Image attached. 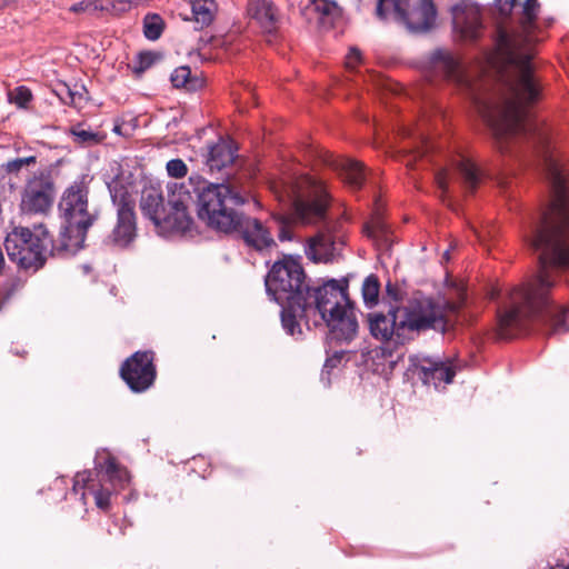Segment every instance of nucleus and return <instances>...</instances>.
Masks as SVG:
<instances>
[{
    "mask_svg": "<svg viewBox=\"0 0 569 569\" xmlns=\"http://www.w3.org/2000/svg\"><path fill=\"white\" fill-rule=\"evenodd\" d=\"M69 134L72 136L74 143L86 147L98 144L103 139L98 132L86 129L83 123L70 127Z\"/></svg>",
    "mask_w": 569,
    "mask_h": 569,
    "instance_id": "nucleus-28",
    "label": "nucleus"
},
{
    "mask_svg": "<svg viewBox=\"0 0 569 569\" xmlns=\"http://www.w3.org/2000/svg\"><path fill=\"white\" fill-rule=\"evenodd\" d=\"M307 326L326 323L332 339L351 340L358 329L355 309L349 300L347 287L330 280L321 287L311 288L297 312V322Z\"/></svg>",
    "mask_w": 569,
    "mask_h": 569,
    "instance_id": "nucleus-5",
    "label": "nucleus"
},
{
    "mask_svg": "<svg viewBox=\"0 0 569 569\" xmlns=\"http://www.w3.org/2000/svg\"><path fill=\"white\" fill-rule=\"evenodd\" d=\"M8 257L19 268L37 271L56 249L52 237L43 224L33 231L24 227L13 228L6 237Z\"/></svg>",
    "mask_w": 569,
    "mask_h": 569,
    "instance_id": "nucleus-8",
    "label": "nucleus"
},
{
    "mask_svg": "<svg viewBox=\"0 0 569 569\" xmlns=\"http://www.w3.org/2000/svg\"><path fill=\"white\" fill-rule=\"evenodd\" d=\"M540 12V3L538 0H526L519 13L518 22L526 36V42L535 41L533 32L537 29V18Z\"/></svg>",
    "mask_w": 569,
    "mask_h": 569,
    "instance_id": "nucleus-23",
    "label": "nucleus"
},
{
    "mask_svg": "<svg viewBox=\"0 0 569 569\" xmlns=\"http://www.w3.org/2000/svg\"><path fill=\"white\" fill-rule=\"evenodd\" d=\"M70 11L74 13H81V12H96L99 11V0L92 1V0H83L78 3H74L70 7Z\"/></svg>",
    "mask_w": 569,
    "mask_h": 569,
    "instance_id": "nucleus-36",
    "label": "nucleus"
},
{
    "mask_svg": "<svg viewBox=\"0 0 569 569\" xmlns=\"http://www.w3.org/2000/svg\"><path fill=\"white\" fill-rule=\"evenodd\" d=\"M13 2H16V0H0V9L8 7Z\"/></svg>",
    "mask_w": 569,
    "mask_h": 569,
    "instance_id": "nucleus-45",
    "label": "nucleus"
},
{
    "mask_svg": "<svg viewBox=\"0 0 569 569\" xmlns=\"http://www.w3.org/2000/svg\"><path fill=\"white\" fill-rule=\"evenodd\" d=\"M237 149L232 142L221 140L210 148L207 164L211 171H220L236 159Z\"/></svg>",
    "mask_w": 569,
    "mask_h": 569,
    "instance_id": "nucleus-22",
    "label": "nucleus"
},
{
    "mask_svg": "<svg viewBox=\"0 0 569 569\" xmlns=\"http://www.w3.org/2000/svg\"><path fill=\"white\" fill-rule=\"evenodd\" d=\"M204 180L189 178L186 183L168 184L167 198L163 197L159 187L147 186L142 189L140 198V210L153 224L163 232L186 233L191 230L193 219L190 216L189 207L193 202L190 188L197 194L199 187Z\"/></svg>",
    "mask_w": 569,
    "mask_h": 569,
    "instance_id": "nucleus-6",
    "label": "nucleus"
},
{
    "mask_svg": "<svg viewBox=\"0 0 569 569\" xmlns=\"http://www.w3.org/2000/svg\"><path fill=\"white\" fill-rule=\"evenodd\" d=\"M63 91L66 94L63 93H60V99L66 103V104H76L77 103V98H81L80 94H77L74 92H72L70 90L69 87L64 86L63 87Z\"/></svg>",
    "mask_w": 569,
    "mask_h": 569,
    "instance_id": "nucleus-40",
    "label": "nucleus"
},
{
    "mask_svg": "<svg viewBox=\"0 0 569 569\" xmlns=\"http://www.w3.org/2000/svg\"><path fill=\"white\" fill-rule=\"evenodd\" d=\"M532 54L518 48L506 31L492 51L486 56L485 72L495 82L478 84L469 80L471 88L463 87L477 111L490 128L500 151L511 142H546L545 133L528 110L536 102L540 88L533 76Z\"/></svg>",
    "mask_w": 569,
    "mask_h": 569,
    "instance_id": "nucleus-2",
    "label": "nucleus"
},
{
    "mask_svg": "<svg viewBox=\"0 0 569 569\" xmlns=\"http://www.w3.org/2000/svg\"><path fill=\"white\" fill-rule=\"evenodd\" d=\"M171 82L176 88H184L187 91H196L203 86L198 77H192L188 66H181L171 73Z\"/></svg>",
    "mask_w": 569,
    "mask_h": 569,
    "instance_id": "nucleus-27",
    "label": "nucleus"
},
{
    "mask_svg": "<svg viewBox=\"0 0 569 569\" xmlns=\"http://www.w3.org/2000/svg\"><path fill=\"white\" fill-rule=\"evenodd\" d=\"M391 4L377 13V18L400 22L412 33H426L435 28L437 9L432 0H391Z\"/></svg>",
    "mask_w": 569,
    "mask_h": 569,
    "instance_id": "nucleus-11",
    "label": "nucleus"
},
{
    "mask_svg": "<svg viewBox=\"0 0 569 569\" xmlns=\"http://www.w3.org/2000/svg\"><path fill=\"white\" fill-rule=\"evenodd\" d=\"M410 369L425 385L438 388L441 383H450L456 376L452 361L440 357L411 356Z\"/></svg>",
    "mask_w": 569,
    "mask_h": 569,
    "instance_id": "nucleus-17",
    "label": "nucleus"
},
{
    "mask_svg": "<svg viewBox=\"0 0 569 569\" xmlns=\"http://www.w3.org/2000/svg\"><path fill=\"white\" fill-rule=\"evenodd\" d=\"M56 197L54 182L49 173L39 172L27 180L21 192L20 210L26 214H47Z\"/></svg>",
    "mask_w": 569,
    "mask_h": 569,
    "instance_id": "nucleus-12",
    "label": "nucleus"
},
{
    "mask_svg": "<svg viewBox=\"0 0 569 569\" xmlns=\"http://www.w3.org/2000/svg\"><path fill=\"white\" fill-rule=\"evenodd\" d=\"M191 6L197 28L202 29L212 23L218 11L216 0H192Z\"/></svg>",
    "mask_w": 569,
    "mask_h": 569,
    "instance_id": "nucleus-25",
    "label": "nucleus"
},
{
    "mask_svg": "<svg viewBox=\"0 0 569 569\" xmlns=\"http://www.w3.org/2000/svg\"><path fill=\"white\" fill-rule=\"evenodd\" d=\"M456 36L465 42L477 41L482 33L480 8L470 0H459L451 7Z\"/></svg>",
    "mask_w": 569,
    "mask_h": 569,
    "instance_id": "nucleus-18",
    "label": "nucleus"
},
{
    "mask_svg": "<svg viewBox=\"0 0 569 569\" xmlns=\"http://www.w3.org/2000/svg\"><path fill=\"white\" fill-rule=\"evenodd\" d=\"M90 476V471L78 472L74 477L73 491L78 492L79 488L87 489L94 496L97 507L106 510L110 506V496L113 490L104 485H101L100 488L89 485Z\"/></svg>",
    "mask_w": 569,
    "mask_h": 569,
    "instance_id": "nucleus-21",
    "label": "nucleus"
},
{
    "mask_svg": "<svg viewBox=\"0 0 569 569\" xmlns=\"http://www.w3.org/2000/svg\"><path fill=\"white\" fill-rule=\"evenodd\" d=\"M379 289L380 283L376 276L370 274L365 279L362 284V297L367 306L372 307L378 302Z\"/></svg>",
    "mask_w": 569,
    "mask_h": 569,
    "instance_id": "nucleus-31",
    "label": "nucleus"
},
{
    "mask_svg": "<svg viewBox=\"0 0 569 569\" xmlns=\"http://www.w3.org/2000/svg\"><path fill=\"white\" fill-rule=\"evenodd\" d=\"M59 209L68 223L67 233H76V241L73 243L63 242L62 249L69 250L71 247H80L84 241L88 229L97 218L96 213L88 209V189L80 183L70 186L63 192Z\"/></svg>",
    "mask_w": 569,
    "mask_h": 569,
    "instance_id": "nucleus-10",
    "label": "nucleus"
},
{
    "mask_svg": "<svg viewBox=\"0 0 569 569\" xmlns=\"http://www.w3.org/2000/svg\"><path fill=\"white\" fill-rule=\"evenodd\" d=\"M550 569H569V553L561 552L555 566H552Z\"/></svg>",
    "mask_w": 569,
    "mask_h": 569,
    "instance_id": "nucleus-42",
    "label": "nucleus"
},
{
    "mask_svg": "<svg viewBox=\"0 0 569 569\" xmlns=\"http://www.w3.org/2000/svg\"><path fill=\"white\" fill-rule=\"evenodd\" d=\"M322 161L326 166L330 167L338 172L339 177L352 189H360L363 180L365 172L362 166L351 159L335 156L328 151L323 152Z\"/></svg>",
    "mask_w": 569,
    "mask_h": 569,
    "instance_id": "nucleus-19",
    "label": "nucleus"
},
{
    "mask_svg": "<svg viewBox=\"0 0 569 569\" xmlns=\"http://www.w3.org/2000/svg\"><path fill=\"white\" fill-rule=\"evenodd\" d=\"M456 170L461 177L465 188L475 191L478 187L481 176L478 168L469 159L460 157L456 163Z\"/></svg>",
    "mask_w": 569,
    "mask_h": 569,
    "instance_id": "nucleus-26",
    "label": "nucleus"
},
{
    "mask_svg": "<svg viewBox=\"0 0 569 569\" xmlns=\"http://www.w3.org/2000/svg\"><path fill=\"white\" fill-rule=\"evenodd\" d=\"M110 191L113 202L118 206V220L108 237V243L118 248H126L137 236L134 203L130 193L123 187L114 186Z\"/></svg>",
    "mask_w": 569,
    "mask_h": 569,
    "instance_id": "nucleus-14",
    "label": "nucleus"
},
{
    "mask_svg": "<svg viewBox=\"0 0 569 569\" xmlns=\"http://www.w3.org/2000/svg\"><path fill=\"white\" fill-rule=\"evenodd\" d=\"M271 190L277 199L291 208V217L276 218L280 241L292 239L291 221L301 224H322L309 239L307 256L316 262L331 261L335 256L333 223L328 220L329 194L325 184L308 174L273 181Z\"/></svg>",
    "mask_w": 569,
    "mask_h": 569,
    "instance_id": "nucleus-3",
    "label": "nucleus"
},
{
    "mask_svg": "<svg viewBox=\"0 0 569 569\" xmlns=\"http://www.w3.org/2000/svg\"><path fill=\"white\" fill-rule=\"evenodd\" d=\"M197 190L198 218L209 228L223 233L238 232L248 247L258 251L276 246L261 221L237 211L236 207L242 206L246 197L232 186L203 182Z\"/></svg>",
    "mask_w": 569,
    "mask_h": 569,
    "instance_id": "nucleus-4",
    "label": "nucleus"
},
{
    "mask_svg": "<svg viewBox=\"0 0 569 569\" xmlns=\"http://www.w3.org/2000/svg\"><path fill=\"white\" fill-rule=\"evenodd\" d=\"M543 170L550 187V201L525 234L527 243L539 251V272L527 283L512 288L498 309V330L502 338L545 326L550 335L569 331V309L553 303L555 286L549 267H569V192L567 171L558 158L545 154Z\"/></svg>",
    "mask_w": 569,
    "mask_h": 569,
    "instance_id": "nucleus-1",
    "label": "nucleus"
},
{
    "mask_svg": "<svg viewBox=\"0 0 569 569\" xmlns=\"http://www.w3.org/2000/svg\"><path fill=\"white\" fill-rule=\"evenodd\" d=\"M459 305L456 302L435 300L430 297H413L399 306L398 312L405 322L409 340L412 333L436 330L443 332L448 326L447 315L457 312Z\"/></svg>",
    "mask_w": 569,
    "mask_h": 569,
    "instance_id": "nucleus-9",
    "label": "nucleus"
},
{
    "mask_svg": "<svg viewBox=\"0 0 569 569\" xmlns=\"http://www.w3.org/2000/svg\"><path fill=\"white\" fill-rule=\"evenodd\" d=\"M361 61V52L357 48H351L346 57V67L355 69Z\"/></svg>",
    "mask_w": 569,
    "mask_h": 569,
    "instance_id": "nucleus-38",
    "label": "nucleus"
},
{
    "mask_svg": "<svg viewBox=\"0 0 569 569\" xmlns=\"http://www.w3.org/2000/svg\"><path fill=\"white\" fill-rule=\"evenodd\" d=\"M120 377L132 392L140 393L150 389L157 378L153 351H137L120 367Z\"/></svg>",
    "mask_w": 569,
    "mask_h": 569,
    "instance_id": "nucleus-13",
    "label": "nucleus"
},
{
    "mask_svg": "<svg viewBox=\"0 0 569 569\" xmlns=\"http://www.w3.org/2000/svg\"><path fill=\"white\" fill-rule=\"evenodd\" d=\"M164 22L159 14H147L143 19V33L149 40H157L161 37Z\"/></svg>",
    "mask_w": 569,
    "mask_h": 569,
    "instance_id": "nucleus-29",
    "label": "nucleus"
},
{
    "mask_svg": "<svg viewBox=\"0 0 569 569\" xmlns=\"http://www.w3.org/2000/svg\"><path fill=\"white\" fill-rule=\"evenodd\" d=\"M101 480L109 482L110 488L113 491H118L124 488L129 481L128 471L122 468L114 458L109 457L101 470Z\"/></svg>",
    "mask_w": 569,
    "mask_h": 569,
    "instance_id": "nucleus-24",
    "label": "nucleus"
},
{
    "mask_svg": "<svg viewBox=\"0 0 569 569\" xmlns=\"http://www.w3.org/2000/svg\"><path fill=\"white\" fill-rule=\"evenodd\" d=\"M248 16L256 20L261 28L271 32L278 21V12L271 1L267 0H252L248 4Z\"/></svg>",
    "mask_w": 569,
    "mask_h": 569,
    "instance_id": "nucleus-20",
    "label": "nucleus"
},
{
    "mask_svg": "<svg viewBox=\"0 0 569 569\" xmlns=\"http://www.w3.org/2000/svg\"><path fill=\"white\" fill-rule=\"evenodd\" d=\"M264 282L268 295L281 307L283 329L291 336L301 335L297 312H301V305L310 289L302 266L290 257L276 261Z\"/></svg>",
    "mask_w": 569,
    "mask_h": 569,
    "instance_id": "nucleus-7",
    "label": "nucleus"
},
{
    "mask_svg": "<svg viewBox=\"0 0 569 569\" xmlns=\"http://www.w3.org/2000/svg\"><path fill=\"white\" fill-rule=\"evenodd\" d=\"M167 172L173 178H183L188 173L187 164L181 159H172L167 162Z\"/></svg>",
    "mask_w": 569,
    "mask_h": 569,
    "instance_id": "nucleus-35",
    "label": "nucleus"
},
{
    "mask_svg": "<svg viewBox=\"0 0 569 569\" xmlns=\"http://www.w3.org/2000/svg\"><path fill=\"white\" fill-rule=\"evenodd\" d=\"M390 6H392L391 0H377L376 14L383 12V10H386V7L390 8Z\"/></svg>",
    "mask_w": 569,
    "mask_h": 569,
    "instance_id": "nucleus-43",
    "label": "nucleus"
},
{
    "mask_svg": "<svg viewBox=\"0 0 569 569\" xmlns=\"http://www.w3.org/2000/svg\"><path fill=\"white\" fill-rule=\"evenodd\" d=\"M387 290H388V292H390V293H391L392 288H391V286H390V284H387Z\"/></svg>",
    "mask_w": 569,
    "mask_h": 569,
    "instance_id": "nucleus-47",
    "label": "nucleus"
},
{
    "mask_svg": "<svg viewBox=\"0 0 569 569\" xmlns=\"http://www.w3.org/2000/svg\"><path fill=\"white\" fill-rule=\"evenodd\" d=\"M516 0H508V3L510 6V9L515 6Z\"/></svg>",
    "mask_w": 569,
    "mask_h": 569,
    "instance_id": "nucleus-46",
    "label": "nucleus"
},
{
    "mask_svg": "<svg viewBox=\"0 0 569 569\" xmlns=\"http://www.w3.org/2000/svg\"><path fill=\"white\" fill-rule=\"evenodd\" d=\"M37 164V157L36 156H28L23 158H16L12 160L7 161L1 166L3 172L8 176H14L18 177L23 169H27L29 167H33Z\"/></svg>",
    "mask_w": 569,
    "mask_h": 569,
    "instance_id": "nucleus-30",
    "label": "nucleus"
},
{
    "mask_svg": "<svg viewBox=\"0 0 569 569\" xmlns=\"http://www.w3.org/2000/svg\"><path fill=\"white\" fill-rule=\"evenodd\" d=\"M399 306H391L388 311H373L367 315L370 335L378 341L392 347L409 341L405 322L398 312Z\"/></svg>",
    "mask_w": 569,
    "mask_h": 569,
    "instance_id": "nucleus-15",
    "label": "nucleus"
},
{
    "mask_svg": "<svg viewBox=\"0 0 569 569\" xmlns=\"http://www.w3.org/2000/svg\"><path fill=\"white\" fill-rule=\"evenodd\" d=\"M310 6L321 17L335 19L341 14V8L333 0H310Z\"/></svg>",
    "mask_w": 569,
    "mask_h": 569,
    "instance_id": "nucleus-32",
    "label": "nucleus"
},
{
    "mask_svg": "<svg viewBox=\"0 0 569 569\" xmlns=\"http://www.w3.org/2000/svg\"><path fill=\"white\" fill-rule=\"evenodd\" d=\"M378 229H380V226H378L377 228H371L369 226H366V228H365V230L369 237H376Z\"/></svg>",
    "mask_w": 569,
    "mask_h": 569,
    "instance_id": "nucleus-44",
    "label": "nucleus"
},
{
    "mask_svg": "<svg viewBox=\"0 0 569 569\" xmlns=\"http://www.w3.org/2000/svg\"><path fill=\"white\" fill-rule=\"evenodd\" d=\"M425 76L430 82L447 81L460 88H471L469 79L463 73L460 60L452 51L445 48H437L430 52Z\"/></svg>",
    "mask_w": 569,
    "mask_h": 569,
    "instance_id": "nucleus-16",
    "label": "nucleus"
},
{
    "mask_svg": "<svg viewBox=\"0 0 569 569\" xmlns=\"http://www.w3.org/2000/svg\"><path fill=\"white\" fill-rule=\"evenodd\" d=\"M421 143H422V147L420 149H418L415 154L412 156H409L407 162H406V166L407 167H412L413 164V161L418 158V157H422L427 151H428V144L427 142L421 138Z\"/></svg>",
    "mask_w": 569,
    "mask_h": 569,
    "instance_id": "nucleus-41",
    "label": "nucleus"
},
{
    "mask_svg": "<svg viewBox=\"0 0 569 569\" xmlns=\"http://www.w3.org/2000/svg\"><path fill=\"white\" fill-rule=\"evenodd\" d=\"M32 99V93L27 87H19L16 90L14 102L19 107H26Z\"/></svg>",
    "mask_w": 569,
    "mask_h": 569,
    "instance_id": "nucleus-37",
    "label": "nucleus"
},
{
    "mask_svg": "<svg viewBox=\"0 0 569 569\" xmlns=\"http://www.w3.org/2000/svg\"><path fill=\"white\" fill-rule=\"evenodd\" d=\"M158 58L159 56L151 51L138 53L131 66L132 72L138 77L141 76L154 64Z\"/></svg>",
    "mask_w": 569,
    "mask_h": 569,
    "instance_id": "nucleus-33",
    "label": "nucleus"
},
{
    "mask_svg": "<svg viewBox=\"0 0 569 569\" xmlns=\"http://www.w3.org/2000/svg\"><path fill=\"white\" fill-rule=\"evenodd\" d=\"M448 173L446 170H440L435 176V181L438 188L442 191V193H446L448 191Z\"/></svg>",
    "mask_w": 569,
    "mask_h": 569,
    "instance_id": "nucleus-39",
    "label": "nucleus"
},
{
    "mask_svg": "<svg viewBox=\"0 0 569 569\" xmlns=\"http://www.w3.org/2000/svg\"><path fill=\"white\" fill-rule=\"evenodd\" d=\"M132 0H99V10L119 16L130 10Z\"/></svg>",
    "mask_w": 569,
    "mask_h": 569,
    "instance_id": "nucleus-34",
    "label": "nucleus"
}]
</instances>
